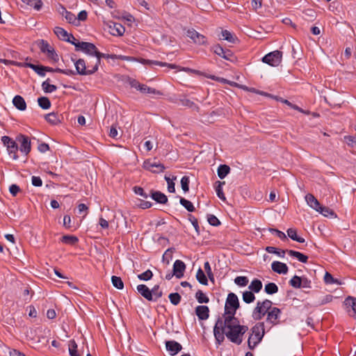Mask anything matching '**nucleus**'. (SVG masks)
Returning a JSON list of instances; mask_svg holds the SVG:
<instances>
[{
	"instance_id": "f03ea898",
	"label": "nucleus",
	"mask_w": 356,
	"mask_h": 356,
	"mask_svg": "<svg viewBox=\"0 0 356 356\" xmlns=\"http://www.w3.org/2000/svg\"><path fill=\"white\" fill-rule=\"evenodd\" d=\"M251 332L252 333L249 336L248 340V346L250 350H254V348L261 342L264 336V323L260 322L255 324L251 328Z\"/></svg>"
},
{
	"instance_id": "c03bdc74",
	"label": "nucleus",
	"mask_w": 356,
	"mask_h": 356,
	"mask_svg": "<svg viewBox=\"0 0 356 356\" xmlns=\"http://www.w3.org/2000/svg\"><path fill=\"white\" fill-rule=\"evenodd\" d=\"M24 3H26L28 6L33 8L36 10H40L43 6V3L41 0H26Z\"/></svg>"
},
{
	"instance_id": "69168bd1",
	"label": "nucleus",
	"mask_w": 356,
	"mask_h": 356,
	"mask_svg": "<svg viewBox=\"0 0 356 356\" xmlns=\"http://www.w3.org/2000/svg\"><path fill=\"white\" fill-rule=\"evenodd\" d=\"M207 220L208 222L212 226H218L220 225V221L218 220V218L212 214H209L207 216Z\"/></svg>"
},
{
	"instance_id": "4d7b16f0",
	"label": "nucleus",
	"mask_w": 356,
	"mask_h": 356,
	"mask_svg": "<svg viewBox=\"0 0 356 356\" xmlns=\"http://www.w3.org/2000/svg\"><path fill=\"white\" fill-rule=\"evenodd\" d=\"M38 47L41 51V52L45 54L49 49H51V46L48 43L47 41L44 40H41L38 42Z\"/></svg>"
},
{
	"instance_id": "cd10ccee",
	"label": "nucleus",
	"mask_w": 356,
	"mask_h": 356,
	"mask_svg": "<svg viewBox=\"0 0 356 356\" xmlns=\"http://www.w3.org/2000/svg\"><path fill=\"white\" fill-rule=\"evenodd\" d=\"M287 253L291 256L297 258L300 262L302 263H307L308 257L303 254L302 253L292 250H287Z\"/></svg>"
},
{
	"instance_id": "393cba45",
	"label": "nucleus",
	"mask_w": 356,
	"mask_h": 356,
	"mask_svg": "<svg viewBox=\"0 0 356 356\" xmlns=\"http://www.w3.org/2000/svg\"><path fill=\"white\" fill-rule=\"evenodd\" d=\"M151 197L159 204H165L168 202L167 196L161 191H151Z\"/></svg>"
},
{
	"instance_id": "4be33fe9",
	"label": "nucleus",
	"mask_w": 356,
	"mask_h": 356,
	"mask_svg": "<svg viewBox=\"0 0 356 356\" xmlns=\"http://www.w3.org/2000/svg\"><path fill=\"white\" fill-rule=\"evenodd\" d=\"M16 65L18 66H21V67H30L31 69L34 70L38 75H40L41 76H45L43 65H34V64H32L30 63H17Z\"/></svg>"
},
{
	"instance_id": "8fccbe9b",
	"label": "nucleus",
	"mask_w": 356,
	"mask_h": 356,
	"mask_svg": "<svg viewBox=\"0 0 356 356\" xmlns=\"http://www.w3.org/2000/svg\"><path fill=\"white\" fill-rule=\"evenodd\" d=\"M324 281L327 284H341V282L339 280L334 278L333 276L327 272H326L324 275Z\"/></svg>"
},
{
	"instance_id": "a18cd8bd",
	"label": "nucleus",
	"mask_w": 356,
	"mask_h": 356,
	"mask_svg": "<svg viewBox=\"0 0 356 356\" xmlns=\"http://www.w3.org/2000/svg\"><path fill=\"white\" fill-rule=\"evenodd\" d=\"M61 241L66 244L74 245L79 241V239L75 236L65 235L61 238Z\"/></svg>"
},
{
	"instance_id": "c9c22d12",
	"label": "nucleus",
	"mask_w": 356,
	"mask_h": 356,
	"mask_svg": "<svg viewBox=\"0 0 356 356\" xmlns=\"http://www.w3.org/2000/svg\"><path fill=\"white\" fill-rule=\"evenodd\" d=\"M49 79H47L46 81H43L42 83V88L44 92L50 93L54 92L57 90V87L55 85L50 84L49 83Z\"/></svg>"
},
{
	"instance_id": "603ef678",
	"label": "nucleus",
	"mask_w": 356,
	"mask_h": 356,
	"mask_svg": "<svg viewBox=\"0 0 356 356\" xmlns=\"http://www.w3.org/2000/svg\"><path fill=\"white\" fill-rule=\"evenodd\" d=\"M69 353L71 356H79L77 353V344L74 339L69 341Z\"/></svg>"
},
{
	"instance_id": "09e8293b",
	"label": "nucleus",
	"mask_w": 356,
	"mask_h": 356,
	"mask_svg": "<svg viewBox=\"0 0 356 356\" xmlns=\"http://www.w3.org/2000/svg\"><path fill=\"white\" fill-rule=\"evenodd\" d=\"M152 296L154 298L153 301H156L159 298L163 296V291L160 289L159 285H155L152 289Z\"/></svg>"
},
{
	"instance_id": "58836bf2",
	"label": "nucleus",
	"mask_w": 356,
	"mask_h": 356,
	"mask_svg": "<svg viewBox=\"0 0 356 356\" xmlns=\"http://www.w3.org/2000/svg\"><path fill=\"white\" fill-rule=\"evenodd\" d=\"M196 279L201 284H203V285L208 284L207 277L205 275L204 271L200 268L197 271Z\"/></svg>"
},
{
	"instance_id": "b1692460",
	"label": "nucleus",
	"mask_w": 356,
	"mask_h": 356,
	"mask_svg": "<svg viewBox=\"0 0 356 356\" xmlns=\"http://www.w3.org/2000/svg\"><path fill=\"white\" fill-rule=\"evenodd\" d=\"M109 28L113 35L121 36L125 31V28L120 23H113V25H110Z\"/></svg>"
},
{
	"instance_id": "bf43d9fd",
	"label": "nucleus",
	"mask_w": 356,
	"mask_h": 356,
	"mask_svg": "<svg viewBox=\"0 0 356 356\" xmlns=\"http://www.w3.org/2000/svg\"><path fill=\"white\" fill-rule=\"evenodd\" d=\"M153 273L150 270H147L144 273L139 274L138 278L140 280L148 281L152 279Z\"/></svg>"
},
{
	"instance_id": "49530a36",
	"label": "nucleus",
	"mask_w": 356,
	"mask_h": 356,
	"mask_svg": "<svg viewBox=\"0 0 356 356\" xmlns=\"http://www.w3.org/2000/svg\"><path fill=\"white\" fill-rule=\"evenodd\" d=\"M111 282L113 286L118 289H122L124 288V283L120 277L113 275L111 277Z\"/></svg>"
},
{
	"instance_id": "5701e85b",
	"label": "nucleus",
	"mask_w": 356,
	"mask_h": 356,
	"mask_svg": "<svg viewBox=\"0 0 356 356\" xmlns=\"http://www.w3.org/2000/svg\"><path fill=\"white\" fill-rule=\"evenodd\" d=\"M305 200L307 204L316 211H318V209H320V202L312 194L308 193L307 195H306Z\"/></svg>"
},
{
	"instance_id": "6e6d98bb",
	"label": "nucleus",
	"mask_w": 356,
	"mask_h": 356,
	"mask_svg": "<svg viewBox=\"0 0 356 356\" xmlns=\"http://www.w3.org/2000/svg\"><path fill=\"white\" fill-rule=\"evenodd\" d=\"M248 282V278L245 276H238L234 279L235 284L239 286H245Z\"/></svg>"
},
{
	"instance_id": "7ed1b4c3",
	"label": "nucleus",
	"mask_w": 356,
	"mask_h": 356,
	"mask_svg": "<svg viewBox=\"0 0 356 356\" xmlns=\"http://www.w3.org/2000/svg\"><path fill=\"white\" fill-rule=\"evenodd\" d=\"M239 307L240 304L237 296L234 293H229L226 299L225 305V312L221 317H235L236 310L239 308Z\"/></svg>"
},
{
	"instance_id": "ddd939ff",
	"label": "nucleus",
	"mask_w": 356,
	"mask_h": 356,
	"mask_svg": "<svg viewBox=\"0 0 356 356\" xmlns=\"http://www.w3.org/2000/svg\"><path fill=\"white\" fill-rule=\"evenodd\" d=\"M281 314V310L275 307H273L272 309L268 312L266 317V322L275 325L279 323V317Z\"/></svg>"
},
{
	"instance_id": "79ce46f5",
	"label": "nucleus",
	"mask_w": 356,
	"mask_h": 356,
	"mask_svg": "<svg viewBox=\"0 0 356 356\" xmlns=\"http://www.w3.org/2000/svg\"><path fill=\"white\" fill-rule=\"evenodd\" d=\"M255 300L254 292L251 291H245L243 293V300L248 304L253 302Z\"/></svg>"
},
{
	"instance_id": "aec40b11",
	"label": "nucleus",
	"mask_w": 356,
	"mask_h": 356,
	"mask_svg": "<svg viewBox=\"0 0 356 356\" xmlns=\"http://www.w3.org/2000/svg\"><path fill=\"white\" fill-rule=\"evenodd\" d=\"M195 314L200 320H207L209 316V309L205 305H199L195 308Z\"/></svg>"
},
{
	"instance_id": "a878e982",
	"label": "nucleus",
	"mask_w": 356,
	"mask_h": 356,
	"mask_svg": "<svg viewBox=\"0 0 356 356\" xmlns=\"http://www.w3.org/2000/svg\"><path fill=\"white\" fill-rule=\"evenodd\" d=\"M13 104L19 111H25L26 108V103L24 99L20 95L14 97Z\"/></svg>"
},
{
	"instance_id": "f3484780",
	"label": "nucleus",
	"mask_w": 356,
	"mask_h": 356,
	"mask_svg": "<svg viewBox=\"0 0 356 356\" xmlns=\"http://www.w3.org/2000/svg\"><path fill=\"white\" fill-rule=\"evenodd\" d=\"M165 347L167 350L172 355L178 353L182 349L181 345L175 341H167Z\"/></svg>"
},
{
	"instance_id": "bb28decb",
	"label": "nucleus",
	"mask_w": 356,
	"mask_h": 356,
	"mask_svg": "<svg viewBox=\"0 0 356 356\" xmlns=\"http://www.w3.org/2000/svg\"><path fill=\"white\" fill-rule=\"evenodd\" d=\"M175 103H177L179 105L188 107V108H194L197 111H199L200 108L197 106L193 102L186 98H180L177 99Z\"/></svg>"
},
{
	"instance_id": "a211bd4d",
	"label": "nucleus",
	"mask_w": 356,
	"mask_h": 356,
	"mask_svg": "<svg viewBox=\"0 0 356 356\" xmlns=\"http://www.w3.org/2000/svg\"><path fill=\"white\" fill-rule=\"evenodd\" d=\"M137 291L146 300L149 301L154 300L151 289H149L145 284L138 285Z\"/></svg>"
},
{
	"instance_id": "c756f323",
	"label": "nucleus",
	"mask_w": 356,
	"mask_h": 356,
	"mask_svg": "<svg viewBox=\"0 0 356 356\" xmlns=\"http://www.w3.org/2000/svg\"><path fill=\"white\" fill-rule=\"evenodd\" d=\"M262 282L258 279L253 280L248 286L250 291L254 293H259L262 289Z\"/></svg>"
},
{
	"instance_id": "6ab92c4d",
	"label": "nucleus",
	"mask_w": 356,
	"mask_h": 356,
	"mask_svg": "<svg viewBox=\"0 0 356 356\" xmlns=\"http://www.w3.org/2000/svg\"><path fill=\"white\" fill-rule=\"evenodd\" d=\"M272 270L278 274H286L288 273V266L286 264L280 261H273L271 264Z\"/></svg>"
},
{
	"instance_id": "ea45409f",
	"label": "nucleus",
	"mask_w": 356,
	"mask_h": 356,
	"mask_svg": "<svg viewBox=\"0 0 356 356\" xmlns=\"http://www.w3.org/2000/svg\"><path fill=\"white\" fill-rule=\"evenodd\" d=\"M179 202L188 211H189V212L195 211V208L191 201L186 200L184 197H180Z\"/></svg>"
},
{
	"instance_id": "2eb2a0df",
	"label": "nucleus",
	"mask_w": 356,
	"mask_h": 356,
	"mask_svg": "<svg viewBox=\"0 0 356 356\" xmlns=\"http://www.w3.org/2000/svg\"><path fill=\"white\" fill-rule=\"evenodd\" d=\"M186 270V264L181 260L177 259L173 264L172 271L175 276L180 279L184 276V273Z\"/></svg>"
},
{
	"instance_id": "13d9d810",
	"label": "nucleus",
	"mask_w": 356,
	"mask_h": 356,
	"mask_svg": "<svg viewBox=\"0 0 356 356\" xmlns=\"http://www.w3.org/2000/svg\"><path fill=\"white\" fill-rule=\"evenodd\" d=\"M204 270L207 274V276L211 282H214V275L212 273L211 266L209 261H206L204 264Z\"/></svg>"
},
{
	"instance_id": "4468645a",
	"label": "nucleus",
	"mask_w": 356,
	"mask_h": 356,
	"mask_svg": "<svg viewBox=\"0 0 356 356\" xmlns=\"http://www.w3.org/2000/svg\"><path fill=\"white\" fill-rule=\"evenodd\" d=\"M344 305L346 307L348 315L356 318V298L348 296L345 299Z\"/></svg>"
},
{
	"instance_id": "6e6552de",
	"label": "nucleus",
	"mask_w": 356,
	"mask_h": 356,
	"mask_svg": "<svg viewBox=\"0 0 356 356\" xmlns=\"http://www.w3.org/2000/svg\"><path fill=\"white\" fill-rule=\"evenodd\" d=\"M211 51L216 55L232 63L234 62L236 59L234 55V53L231 50L225 49L218 44L213 45L211 47Z\"/></svg>"
},
{
	"instance_id": "9d476101",
	"label": "nucleus",
	"mask_w": 356,
	"mask_h": 356,
	"mask_svg": "<svg viewBox=\"0 0 356 356\" xmlns=\"http://www.w3.org/2000/svg\"><path fill=\"white\" fill-rule=\"evenodd\" d=\"M76 50H81L90 56H95L97 53V48L91 42H78V45H76Z\"/></svg>"
},
{
	"instance_id": "39448f33",
	"label": "nucleus",
	"mask_w": 356,
	"mask_h": 356,
	"mask_svg": "<svg viewBox=\"0 0 356 356\" xmlns=\"http://www.w3.org/2000/svg\"><path fill=\"white\" fill-rule=\"evenodd\" d=\"M72 60L74 63L75 65V72L76 74L86 76V75H91L95 73L97 70H95V65H92V69H87L86 62L83 58H79L76 60L72 58Z\"/></svg>"
},
{
	"instance_id": "774afa93",
	"label": "nucleus",
	"mask_w": 356,
	"mask_h": 356,
	"mask_svg": "<svg viewBox=\"0 0 356 356\" xmlns=\"http://www.w3.org/2000/svg\"><path fill=\"white\" fill-rule=\"evenodd\" d=\"M133 191L136 194L143 197V198L146 199L148 197V195L145 192L144 189L140 186H134L133 188Z\"/></svg>"
},
{
	"instance_id": "052dcab7",
	"label": "nucleus",
	"mask_w": 356,
	"mask_h": 356,
	"mask_svg": "<svg viewBox=\"0 0 356 356\" xmlns=\"http://www.w3.org/2000/svg\"><path fill=\"white\" fill-rule=\"evenodd\" d=\"M189 177L187 176H184L181 179V186L185 193L189 191Z\"/></svg>"
},
{
	"instance_id": "72a5a7b5",
	"label": "nucleus",
	"mask_w": 356,
	"mask_h": 356,
	"mask_svg": "<svg viewBox=\"0 0 356 356\" xmlns=\"http://www.w3.org/2000/svg\"><path fill=\"white\" fill-rule=\"evenodd\" d=\"M222 39L231 43H235L237 38L227 30H222L221 32Z\"/></svg>"
},
{
	"instance_id": "5fc2aeb1",
	"label": "nucleus",
	"mask_w": 356,
	"mask_h": 356,
	"mask_svg": "<svg viewBox=\"0 0 356 356\" xmlns=\"http://www.w3.org/2000/svg\"><path fill=\"white\" fill-rule=\"evenodd\" d=\"M301 277L294 275L289 281V284L291 286L296 289L301 288Z\"/></svg>"
},
{
	"instance_id": "f257e3e1",
	"label": "nucleus",
	"mask_w": 356,
	"mask_h": 356,
	"mask_svg": "<svg viewBox=\"0 0 356 356\" xmlns=\"http://www.w3.org/2000/svg\"><path fill=\"white\" fill-rule=\"evenodd\" d=\"M248 330V327L241 325L238 318L218 317L213 327V334L218 346L224 341L225 336L231 342L240 345L243 341V335Z\"/></svg>"
},
{
	"instance_id": "de8ad7c7",
	"label": "nucleus",
	"mask_w": 356,
	"mask_h": 356,
	"mask_svg": "<svg viewBox=\"0 0 356 356\" xmlns=\"http://www.w3.org/2000/svg\"><path fill=\"white\" fill-rule=\"evenodd\" d=\"M317 211L319 212L320 213H321L322 215H323L325 217L336 216V215H335V213H334L333 210L330 209L328 207H323V206H321V205L320 207V209H318Z\"/></svg>"
},
{
	"instance_id": "423d86ee",
	"label": "nucleus",
	"mask_w": 356,
	"mask_h": 356,
	"mask_svg": "<svg viewBox=\"0 0 356 356\" xmlns=\"http://www.w3.org/2000/svg\"><path fill=\"white\" fill-rule=\"evenodd\" d=\"M282 58V52L275 50L265 55L262 58V61L270 66L277 67L281 63Z\"/></svg>"
},
{
	"instance_id": "1a4fd4ad",
	"label": "nucleus",
	"mask_w": 356,
	"mask_h": 356,
	"mask_svg": "<svg viewBox=\"0 0 356 356\" xmlns=\"http://www.w3.org/2000/svg\"><path fill=\"white\" fill-rule=\"evenodd\" d=\"M143 167L144 169L149 170L154 174H159L163 172L165 167L161 163L152 162L147 159L143 162Z\"/></svg>"
},
{
	"instance_id": "0eeeda50",
	"label": "nucleus",
	"mask_w": 356,
	"mask_h": 356,
	"mask_svg": "<svg viewBox=\"0 0 356 356\" xmlns=\"http://www.w3.org/2000/svg\"><path fill=\"white\" fill-rule=\"evenodd\" d=\"M1 141L3 144L7 147L9 155L14 160H17L18 159L17 151L19 149L17 143L7 136H2Z\"/></svg>"
},
{
	"instance_id": "9b49d317",
	"label": "nucleus",
	"mask_w": 356,
	"mask_h": 356,
	"mask_svg": "<svg viewBox=\"0 0 356 356\" xmlns=\"http://www.w3.org/2000/svg\"><path fill=\"white\" fill-rule=\"evenodd\" d=\"M17 140L20 143L19 150L27 155L31 149V140L29 138L25 135L20 134L17 137Z\"/></svg>"
},
{
	"instance_id": "f704fd0d",
	"label": "nucleus",
	"mask_w": 356,
	"mask_h": 356,
	"mask_svg": "<svg viewBox=\"0 0 356 356\" xmlns=\"http://www.w3.org/2000/svg\"><path fill=\"white\" fill-rule=\"evenodd\" d=\"M54 31L60 40L64 41H65L70 35V34L64 29L59 26L55 27Z\"/></svg>"
},
{
	"instance_id": "a19ab883",
	"label": "nucleus",
	"mask_w": 356,
	"mask_h": 356,
	"mask_svg": "<svg viewBox=\"0 0 356 356\" xmlns=\"http://www.w3.org/2000/svg\"><path fill=\"white\" fill-rule=\"evenodd\" d=\"M95 63H94V65H95V70H98L99 69V65H100L101 63V58H108V54H104V53H102L100 51H99L98 50L97 51V53L95 54Z\"/></svg>"
},
{
	"instance_id": "e2e57ef3",
	"label": "nucleus",
	"mask_w": 356,
	"mask_h": 356,
	"mask_svg": "<svg viewBox=\"0 0 356 356\" xmlns=\"http://www.w3.org/2000/svg\"><path fill=\"white\" fill-rule=\"evenodd\" d=\"M45 54L49 59L53 60L54 62H57L59 59L58 54L56 53L54 47H52L51 49H49V50Z\"/></svg>"
},
{
	"instance_id": "680f3d73",
	"label": "nucleus",
	"mask_w": 356,
	"mask_h": 356,
	"mask_svg": "<svg viewBox=\"0 0 356 356\" xmlns=\"http://www.w3.org/2000/svg\"><path fill=\"white\" fill-rule=\"evenodd\" d=\"M45 54L49 59L53 60L54 62H57L59 59L58 54L56 53L54 47H52L51 49H49V50Z\"/></svg>"
},
{
	"instance_id": "338daca9",
	"label": "nucleus",
	"mask_w": 356,
	"mask_h": 356,
	"mask_svg": "<svg viewBox=\"0 0 356 356\" xmlns=\"http://www.w3.org/2000/svg\"><path fill=\"white\" fill-rule=\"evenodd\" d=\"M175 249L174 248H168L163 254V261H166L167 264H169L170 260L172 257V252Z\"/></svg>"
},
{
	"instance_id": "473e14b6",
	"label": "nucleus",
	"mask_w": 356,
	"mask_h": 356,
	"mask_svg": "<svg viewBox=\"0 0 356 356\" xmlns=\"http://www.w3.org/2000/svg\"><path fill=\"white\" fill-rule=\"evenodd\" d=\"M230 172V168L225 164L220 165L217 173L220 179H224Z\"/></svg>"
},
{
	"instance_id": "20e7f679",
	"label": "nucleus",
	"mask_w": 356,
	"mask_h": 356,
	"mask_svg": "<svg viewBox=\"0 0 356 356\" xmlns=\"http://www.w3.org/2000/svg\"><path fill=\"white\" fill-rule=\"evenodd\" d=\"M272 301L268 299L258 301L252 312V318L256 321L261 320L272 309Z\"/></svg>"
},
{
	"instance_id": "37998d69",
	"label": "nucleus",
	"mask_w": 356,
	"mask_h": 356,
	"mask_svg": "<svg viewBox=\"0 0 356 356\" xmlns=\"http://www.w3.org/2000/svg\"><path fill=\"white\" fill-rule=\"evenodd\" d=\"M264 291L267 294L273 295L278 291V286L273 282L265 285Z\"/></svg>"
},
{
	"instance_id": "3c124183",
	"label": "nucleus",
	"mask_w": 356,
	"mask_h": 356,
	"mask_svg": "<svg viewBox=\"0 0 356 356\" xmlns=\"http://www.w3.org/2000/svg\"><path fill=\"white\" fill-rule=\"evenodd\" d=\"M168 298H169V300H170V302L173 305H179L180 303V302H181V296L178 293H170V295L168 296Z\"/></svg>"
},
{
	"instance_id": "7c9ffc66",
	"label": "nucleus",
	"mask_w": 356,
	"mask_h": 356,
	"mask_svg": "<svg viewBox=\"0 0 356 356\" xmlns=\"http://www.w3.org/2000/svg\"><path fill=\"white\" fill-rule=\"evenodd\" d=\"M139 91L142 93L145 94H152V95H161L162 93L159 90H156V89L153 88H150L147 86L145 84H141Z\"/></svg>"
},
{
	"instance_id": "4c0bfd02",
	"label": "nucleus",
	"mask_w": 356,
	"mask_h": 356,
	"mask_svg": "<svg viewBox=\"0 0 356 356\" xmlns=\"http://www.w3.org/2000/svg\"><path fill=\"white\" fill-rule=\"evenodd\" d=\"M216 194H217V196L222 201H225L226 200V197L223 193V191H222V185L225 184V181H218L216 182Z\"/></svg>"
},
{
	"instance_id": "c85d7f7f",
	"label": "nucleus",
	"mask_w": 356,
	"mask_h": 356,
	"mask_svg": "<svg viewBox=\"0 0 356 356\" xmlns=\"http://www.w3.org/2000/svg\"><path fill=\"white\" fill-rule=\"evenodd\" d=\"M45 120L50 124L56 125L60 122L58 115L57 113H50L46 114L44 116Z\"/></svg>"
},
{
	"instance_id": "f8f14e48",
	"label": "nucleus",
	"mask_w": 356,
	"mask_h": 356,
	"mask_svg": "<svg viewBox=\"0 0 356 356\" xmlns=\"http://www.w3.org/2000/svg\"><path fill=\"white\" fill-rule=\"evenodd\" d=\"M187 36L199 45H204L207 43L206 37L194 29L188 30L187 31Z\"/></svg>"
},
{
	"instance_id": "0e129e2a",
	"label": "nucleus",
	"mask_w": 356,
	"mask_h": 356,
	"mask_svg": "<svg viewBox=\"0 0 356 356\" xmlns=\"http://www.w3.org/2000/svg\"><path fill=\"white\" fill-rule=\"evenodd\" d=\"M45 54L49 59L53 60L54 62H57L59 59L58 54L56 53L54 47H52L51 49H49V50Z\"/></svg>"
},
{
	"instance_id": "2f4dec72",
	"label": "nucleus",
	"mask_w": 356,
	"mask_h": 356,
	"mask_svg": "<svg viewBox=\"0 0 356 356\" xmlns=\"http://www.w3.org/2000/svg\"><path fill=\"white\" fill-rule=\"evenodd\" d=\"M287 234L290 238L298 243H304L305 238L297 235V230L293 228H289L286 231Z\"/></svg>"
},
{
	"instance_id": "e433bc0d",
	"label": "nucleus",
	"mask_w": 356,
	"mask_h": 356,
	"mask_svg": "<svg viewBox=\"0 0 356 356\" xmlns=\"http://www.w3.org/2000/svg\"><path fill=\"white\" fill-rule=\"evenodd\" d=\"M38 103L42 109H49L51 107V102L47 97H41L38 99Z\"/></svg>"
},
{
	"instance_id": "412c9836",
	"label": "nucleus",
	"mask_w": 356,
	"mask_h": 356,
	"mask_svg": "<svg viewBox=\"0 0 356 356\" xmlns=\"http://www.w3.org/2000/svg\"><path fill=\"white\" fill-rule=\"evenodd\" d=\"M60 7L63 10L61 14L65 17L67 22L75 26H79L78 19H76V15L74 13L67 11L64 6L60 5Z\"/></svg>"
},
{
	"instance_id": "dca6fc26",
	"label": "nucleus",
	"mask_w": 356,
	"mask_h": 356,
	"mask_svg": "<svg viewBox=\"0 0 356 356\" xmlns=\"http://www.w3.org/2000/svg\"><path fill=\"white\" fill-rule=\"evenodd\" d=\"M138 61L143 64V65H157L160 67H168L170 69H177L179 67L175 64H170L164 62L157 61V60H148L145 58H140Z\"/></svg>"
},
{
	"instance_id": "864d4df0",
	"label": "nucleus",
	"mask_w": 356,
	"mask_h": 356,
	"mask_svg": "<svg viewBox=\"0 0 356 356\" xmlns=\"http://www.w3.org/2000/svg\"><path fill=\"white\" fill-rule=\"evenodd\" d=\"M195 298L199 303H207L209 301V298L201 290L196 292Z\"/></svg>"
}]
</instances>
